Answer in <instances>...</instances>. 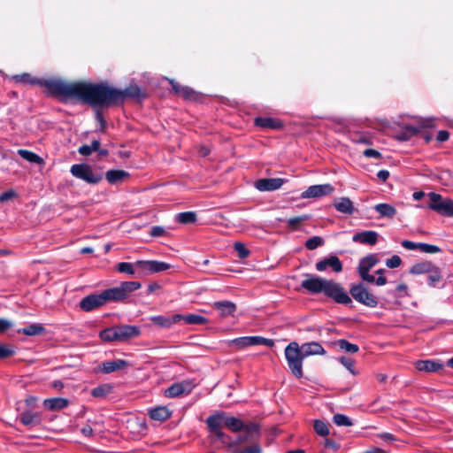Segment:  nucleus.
Listing matches in <instances>:
<instances>
[{
    "label": "nucleus",
    "instance_id": "f257e3e1",
    "mask_svg": "<svg viewBox=\"0 0 453 453\" xmlns=\"http://www.w3.org/2000/svg\"><path fill=\"white\" fill-rule=\"evenodd\" d=\"M147 93L136 84L125 89H118L106 82H79L77 101L95 108H104L122 104L127 98L139 101L146 98Z\"/></svg>",
    "mask_w": 453,
    "mask_h": 453
},
{
    "label": "nucleus",
    "instance_id": "f03ea898",
    "mask_svg": "<svg viewBox=\"0 0 453 453\" xmlns=\"http://www.w3.org/2000/svg\"><path fill=\"white\" fill-rule=\"evenodd\" d=\"M18 83L40 85L45 88L50 96L59 97L62 100L74 99L77 101L79 82L69 83L61 80H40L24 73L13 76Z\"/></svg>",
    "mask_w": 453,
    "mask_h": 453
},
{
    "label": "nucleus",
    "instance_id": "7ed1b4c3",
    "mask_svg": "<svg viewBox=\"0 0 453 453\" xmlns=\"http://www.w3.org/2000/svg\"><path fill=\"white\" fill-rule=\"evenodd\" d=\"M285 357L291 373L297 379H301L303 373V362L305 358L300 350V345L296 342H291L284 350Z\"/></svg>",
    "mask_w": 453,
    "mask_h": 453
},
{
    "label": "nucleus",
    "instance_id": "20e7f679",
    "mask_svg": "<svg viewBox=\"0 0 453 453\" xmlns=\"http://www.w3.org/2000/svg\"><path fill=\"white\" fill-rule=\"evenodd\" d=\"M142 287L138 281H123L119 286L115 288H107L103 292L105 303L114 301H123L129 296V295L138 290Z\"/></svg>",
    "mask_w": 453,
    "mask_h": 453
},
{
    "label": "nucleus",
    "instance_id": "39448f33",
    "mask_svg": "<svg viewBox=\"0 0 453 453\" xmlns=\"http://www.w3.org/2000/svg\"><path fill=\"white\" fill-rule=\"evenodd\" d=\"M349 295H350L356 302L369 308H375L379 303L378 297L361 282L350 285Z\"/></svg>",
    "mask_w": 453,
    "mask_h": 453
},
{
    "label": "nucleus",
    "instance_id": "423d86ee",
    "mask_svg": "<svg viewBox=\"0 0 453 453\" xmlns=\"http://www.w3.org/2000/svg\"><path fill=\"white\" fill-rule=\"evenodd\" d=\"M324 295L339 304L352 306V299L342 285L333 280H328Z\"/></svg>",
    "mask_w": 453,
    "mask_h": 453
},
{
    "label": "nucleus",
    "instance_id": "0eeeda50",
    "mask_svg": "<svg viewBox=\"0 0 453 453\" xmlns=\"http://www.w3.org/2000/svg\"><path fill=\"white\" fill-rule=\"evenodd\" d=\"M225 419L226 413L224 411H216L205 420L209 433L223 443L229 439V436L222 431L223 426H225Z\"/></svg>",
    "mask_w": 453,
    "mask_h": 453
},
{
    "label": "nucleus",
    "instance_id": "6e6552de",
    "mask_svg": "<svg viewBox=\"0 0 453 453\" xmlns=\"http://www.w3.org/2000/svg\"><path fill=\"white\" fill-rule=\"evenodd\" d=\"M70 172L73 176L88 184H97L103 179L101 173L95 172L91 165L84 163L73 165Z\"/></svg>",
    "mask_w": 453,
    "mask_h": 453
},
{
    "label": "nucleus",
    "instance_id": "1a4fd4ad",
    "mask_svg": "<svg viewBox=\"0 0 453 453\" xmlns=\"http://www.w3.org/2000/svg\"><path fill=\"white\" fill-rule=\"evenodd\" d=\"M430 203L427 208L436 211L445 217H453V200L449 198L443 199L442 196L435 192L428 193Z\"/></svg>",
    "mask_w": 453,
    "mask_h": 453
},
{
    "label": "nucleus",
    "instance_id": "9d476101",
    "mask_svg": "<svg viewBox=\"0 0 453 453\" xmlns=\"http://www.w3.org/2000/svg\"><path fill=\"white\" fill-rule=\"evenodd\" d=\"M231 342L239 349L256 345H264L269 348H273L274 346V341L273 339L265 338L259 335L238 337L232 340Z\"/></svg>",
    "mask_w": 453,
    "mask_h": 453
},
{
    "label": "nucleus",
    "instance_id": "9b49d317",
    "mask_svg": "<svg viewBox=\"0 0 453 453\" xmlns=\"http://www.w3.org/2000/svg\"><path fill=\"white\" fill-rule=\"evenodd\" d=\"M379 263L377 255L369 254L362 257L358 263L357 272L360 278L364 281L372 283L374 281V276L370 274V270Z\"/></svg>",
    "mask_w": 453,
    "mask_h": 453
},
{
    "label": "nucleus",
    "instance_id": "f8f14e48",
    "mask_svg": "<svg viewBox=\"0 0 453 453\" xmlns=\"http://www.w3.org/2000/svg\"><path fill=\"white\" fill-rule=\"evenodd\" d=\"M196 387V383L192 380H184L180 382L173 383L165 391V395L169 398L178 397L182 395L189 394Z\"/></svg>",
    "mask_w": 453,
    "mask_h": 453
},
{
    "label": "nucleus",
    "instance_id": "ddd939ff",
    "mask_svg": "<svg viewBox=\"0 0 453 453\" xmlns=\"http://www.w3.org/2000/svg\"><path fill=\"white\" fill-rule=\"evenodd\" d=\"M328 280L315 276L307 275V278L301 283V287L311 294H319L325 292Z\"/></svg>",
    "mask_w": 453,
    "mask_h": 453
},
{
    "label": "nucleus",
    "instance_id": "4468645a",
    "mask_svg": "<svg viewBox=\"0 0 453 453\" xmlns=\"http://www.w3.org/2000/svg\"><path fill=\"white\" fill-rule=\"evenodd\" d=\"M105 303L103 292H101L83 297L79 303V307L81 311L88 312L104 306Z\"/></svg>",
    "mask_w": 453,
    "mask_h": 453
},
{
    "label": "nucleus",
    "instance_id": "2eb2a0df",
    "mask_svg": "<svg viewBox=\"0 0 453 453\" xmlns=\"http://www.w3.org/2000/svg\"><path fill=\"white\" fill-rule=\"evenodd\" d=\"M135 265L141 271L149 273L164 272L172 267L170 264L157 260H138L135 262Z\"/></svg>",
    "mask_w": 453,
    "mask_h": 453
},
{
    "label": "nucleus",
    "instance_id": "dca6fc26",
    "mask_svg": "<svg viewBox=\"0 0 453 453\" xmlns=\"http://www.w3.org/2000/svg\"><path fill=\"white\" fill-rule=\"evenodd\" d=\"M334 190V187L329 183L312 185L304 190L300 196L303 199L319 198L331 194Z\"/></svg>",
    "mask_w": 453,
    "mask_h": 453
},
{
    "label": "nucleus",
    "instance_id": "f3484780",
    "mask_svg": "<svg viewBox=\"0 0 453 453\" xmlns=\"http://www.w3.org/2000/svg\"><path fill=\"white\" fill-rule=\"evenodd\" d=\"M315 267L319 272H323L330 267L334 273H340L342 271V263L337 256L331 255L317 262Z\"/></svg>",
    "mask_w": 453,
    "mask_h": 453
},
{
    "label": "nucleus",
    "instance_id": "a211bd4d",
    "mask_svg": "<svg viewBox=\"0 0 453 453\" xmlns=\"http://www.w3.org/2000/svg\"><path fill=\"white\" fill-rule=\"evenodd\" d=\"M118 326L119 342H125L141 334V327L134 325H120Z\"/></svg>",
    "mask_w": 453,
    "mask_h": 453
},
{
    "label": "nucleus",
    "instance_id": "6ab92c4d",
    "mask_svg": "<svg viewBox=\"0 0 453 453\" xmlns=\"http://www.w3.org/2000/svg\"><path fill=\"white\" fill-rule=\"evenodd\" d=\"M284 180L281 178H265L255 182V188L262 192L274 191L281 188Z\"/></svg>",
    "mask_w": 453,
    "mask_h": 453
},
{
    "label": "nucleus",
    "instance_id": "aec40b11",
    "mask_svg": "<svg viewBox=\"0 0 453 453\" xmlns=\"http://www.w3.org/2000/svg\"><path fill=\"white\" fill-rule=\"evenodd\" d=\"M379 234L372 230L357 232L352 236V242L363 245H375L378 242Z\"/></svg>",
    "mask_w": 453,
    "mask_h": 453
},
{
    "label": "nucleus",
    "instance_id": "412c9836",
    "mask_svg": "<svg viewBox=\"0 0 453 453\" xmlns=\"http://www.w3.org/2000/svg\"><path fill=\"white\" fill-rule=\"evenodd\" d=\"M173 91L179 96H181L182 98L186 100H196L198 98L197 93L188 86H182L179 84L174 80H168Z\"/></svg>",
    "mask_w": 453,
    "mask_h": 453
},
{
    "label": "nucleus",
    "instance_id": "4be33fe9",
    "mask_svg": "<svg viewBox=\"0 0 453 453\" xmlns=\"http://www.w3.org/2000/svg\"><path fill=\"white\" fill-rule=\"evenodd\" d=\"M254 125L262 129L279 130L283 127V123L280 119L272 117H257L254 119Z\"/></svg>",
    "mask_w": 453,
    "mask_h": 453
},
{
    "label": "nucleus",
    "instance_id": "5701e85b",
    "mask_svg": "<svg viewBox=\"0 0 453 453\" xmlns=\"http://www.w3.org/2000/svg\"><path fill=\"white\" fill-rule=\"evenodd\" d=\"M150 320L158 327L171 328L174 324L180 321V314H174L171 317L157 315L150 317Z\"/></svg>",
    "mask_w": 453,
    "mask_h": 453
},
{
    "label": "nucleus",
    "instance_id": "b1692460",
    "mask_svg": "<svg viewBox=\"0 0 453 453\" xmlns=\"http://www.w3.org/2000/svg\"><path fill=\"white\" fill-rule=\"evenodd\" d=\"M212 307L219 312L222 318L234 316L236 311L235 303L227 300L214 302Z\"/></svg>",
    "mask_w": 453,
    "mask_h": 453
},
{
    "label": "nucleus",
    "instance_id": "393cba45",
    "mask_svg": "<svg viewBox=\"0 0 453 453\" xmlns=\"http://www.w3.org/2000/svg\"><path fill=\"white\" fill-rule=\"evenodd\" d=\"M20 422L27 426H36L42 421V415L38 411H26L19 415Z\"/></svg>",
    "mask_w": 453,
    "mask_h": 453
},
{
    "label": "nucleus",
    "instance_id": "a878e982",
    "mask_svg": "<svg viewBox=\"0 0 453 453\" xmlns=\"http://www.w3.org/2000/svg\"><path fill=\"white\" fill-rule=\"evenodd\" d=\"M69 405V400L64 397L47 398L43 401L45 409L50 411H58Z\"/></svg>",
    "mask_w": 453,
    "mask_h": 453
},
{
    "label": "nucleus",
    "instance_id": "bb28decb",
    "mask_svg": "<svg viewBox=\"0 0 453 453\" xmlns=\"http://www.w3.org/2000/svg\"><path fill=\"white\" fill-rule=\"evenodd\" d=\"M300 350L304 355L305 357L311 355H323L325 354V349L322 345L318 342H311L303 343L300 346Z\"/></svg>",
    "mask_w": 453,
    "mask_h": 453
},
{
    "label": "nucleus",
    "instance_id": "cd10ccee",
    "mask_svg": "<svg viewBox=\"0 0 453 453\" xmlns=\"http://www.w3.org/2000/svg\"><path fill=\"white\" fill-rule=\"evenodd\" d=\"M128 365L127 361L124 359H116L112 361H106L101 365V372L104 373H111L118 370H122Z\"/></svg>",
    "mask_w": 453,
    "mask_h": 453
},
{
    "label": "nucleus",
    "instance_id": "c85d7f7f",
    "mask_svg": "<svg viewBox=\"0 0 453 453\" xmlns=\"http://www.w3.org/2000/svg\"><path fill=\"white\" fill-rule=\"evenodd\" d=\"M335 210L341 213L351 215L355 211L352 201L349 197H341L334 202Z\"/></svg>",
    "mask_w": 453,
    "mask_h": 453
},
{
    "label": "nucleus",
    "instance_id": "c756f323",
    "mask_svg": "<svg viewBox=\"0 0 453 453\" xmlns=\"http://www.w3.org/2000/svg\"><path fill=\"white\" fill-rule=\"evenodd\" d=\"M172 412L165 406H157L149 411V416L156 421H165L169 418Z\"/></svg>",
    "mask_w": 453,
    "mask_h": 453
},
{
    "label": "nucleus",
    "instance_id": "7c9ffc66",
    "mask_svg": "<svg viewBox=\"0 0 453 453\" xmlns=\"http://www.w3.org/2000/svg\"><path fill=\"white\" fill-rule=\"evenodd\" d=\"M373 209L379 213L380 218L393 219L396 214V209L386 203L375 204Z\"/></svg>",
    "mask_w": 453,
    "mask_h": 453
},
{
    "label": "nucleus",
    "instance_id": "2f4dec72",
    "mask_svg": "<svg viewBox=\"0 0 453 453\" xmlns=\"http://www.w3.org/2000/svg\"><path fill=\"white\" fill-rule=\"evenodd\" d=\"M416 369L420 372H434L441 370L442 365L432 360H419L416 362Z\"/></svg>",
    "mask_w": 453,
    "mask_h": 453
},
{
    "label": "nucleus",
    "instance_id": "473e14b6",
    "mask_svg": "<svg viewBox=\"0 0 453 453\" xmlns=\"http://www.w3.org/2000/svg\"><path fill=\"white\" fill-rule=\"evenodd\" d=\"M45 327L40 323H32L26 327L17 330L18 334H22L27 336H35L44 334Z\"/></svg>",
    "mask_w": 453,
    "mask_h": 453
},
{
    "label": "nucleus",
    "instance_id": "72a5a7b5",
    "mask_svg": "<svg viewBox=\"0 0 453 453\" xmlns=\"http://www.w3.org/2000/svg\"><path fill=\"white\" fill-rule=\"evenodd\" d=\"M435 265L430 261H423L413 265L410 273L414 275H420L430 273Z\"/></svg>",
    "mask_w": 453,
    "mask_h": 453
},
{
    "label": "nucleus",
    "instance_id": "f704fd0d",
    "mask_svg": "<svg viewBox=\"0 0 453 453\" xmlns=\"http://www.w3.org/2000/svg\"><path fill=\"white\" fill-rule=\"evenodd\" d=\"M127 176L129 173L124 170H109L105 173V178L110 184H117Z\"/></svg>",
    "mask_w": 453,
    "mask_h": 453
},
{
    "label": "nucleus",
    "instance_id": "c9c22d12",
    "mask_svg": "<svg viewBox=\"0 0 453 453\" xmlns=\"http://www.w3.org/2000/svg\"><path fill=\"white\" fill-rule=\"evenodd\" d=\"M99 337L103 342H119V334H118V326H111L107 327L99 333Z\"/></svg>",
    "mask_w": 453,
    "mask_h": 453
},
{
    "label": "nucleus",
    "instance_id": "e433bc0d",
    "mask_svg": "<svg viewBox=\"0 0 453 453\" xmlns=\"http://www.w3.org/2000/svg\"><path fill=\"white\" fill-rule=\"evenodd\" d=\"M225 426L229 428L231 431L237 433L242 431L244 428V423L238 418L226 415Z\"/></svg>",
    "mask_w": 453,
    "mask_h": 453
},
{
    "label": "nucleus",
    "instance_id": "4c0bfd02",
    "mask_svg": "<svg viewBox=\"0 0 453 453\" xmlns=\"http://www.w3.org/2000/svg\"><path fill=\"white\" fill-rule=\"evenodd\" d=\"M180 320H183L188 325H204L208 323V319L198 314H180Z\"/></svg>",
    "mask_w": 453,
    "mask_h": 453
},
{
    "label": "nucleus",
    "instance_id": "58836bf2",
    "mask_svg": "<svg viewBox=\"0 0 453 453\" xmlns=\"http://www.w3.org/2000/svg\"><path fill=\"white\" fill-rule=\"evenodd\" d=\"M442 280V274L440 268L437 265H434L433 270L428 273L427 276V283L430 287H436L439 282Z\"/></svg>",
    "mask_w": 453,
    "mask_h": 453
},
{
    "label": "nucleus",
    "instance_id": "ea45409f",
    "mask_svg": "<svg viewBox=\"0 0 453 453\" xmlns=\"http://www.w3.org/2000/svg\"><path fill=\"white\" fill-rule=\"evenodd\" d=\"M335 345L339 347L340 349L351 354L357 353L359 350L358 345L351 343L345 339L336 341Z\"/></svg>",
    "mask_w": 453,
    "mask_h": 453
},
{
    "label": "nucleus",
    "instance_id": "a19ab883",
    "mask_svg": "<svg viewBox=\"0 0 453 453\" xmlns=\"http://www.w3.org/2000/svg\"><path fill=\"white\" fill-rule=\"evenodd\" d=\"M18 154L25 160L30 163L41 164L42 158L33 151L27 150H19Z\"/></svg>",
    "mask_w": 453,
    "mask_h": 453
},
{
    "label": "nucleus",
    "instance_id": "79ce46f5",
    "mask_svg": "<svg viewBox=\"0 0 453 453\" xmlns=\"http://www.w3.org/2000/svg\"><path fill=\"white\" fill-rule=\"evenodd\" d=\"M176 220L181 224H191L196 221V214L194 211H185L176 214Z\"/></svg>",
    "mask_w": 453,
    "mask_h": 453
},
{
    "label": "nucleus",
    "instance_id": "37998d69",
    "mask_svg": "<svg viewBox=\"0 0 453 453\" xmlns=\"http://www.w3.org/2000/svg\"><path fill=\"white\" fill-rule=\"evenodd\" d=\"M433 127V119H424L419 126L406 125L405 130L410 133L411 135L418 134L421 128Z\"/></svg>",
    "mask_w": 453,
    "mask_h": 453
},
{
    "label": "nucleus",
    "instance_id": "c03bdc74",
    "mask_svg": "<svg viewBox=\"0 0 453 453\" xmlns=\"http://www.w3.org/2000/svg\"><path fill=\"white\" fill-rule=\"evenodd\" d=\"M314 430L315 432L321 436H326L329 434V428L326 422L320 419H316L314 421Z\"/></svg>",
    "mask_w": 453,
    "mask_h": 453
},
{
    "label": "nucleus",
    "instance_id": "a18cd8bd",
    "mask_svg": "<svg viewBox=\"0 0 453 453\" xmlns=\"http://www.w3.org/2000/svg\"><path fill=\"white\" fill-rule=\"evenodd\" d=\"M134 267H136L135 263H127V262H121L117 265V270L118 272L121 273H127L129 275H133L135 273Z\"/></svg>",
    "mask_w": 453,
    "mask_h": 453
},
{
    "label": "nucleus",
    "instance_id": "49530a36",
    "mask_svg": "<svg viewBox=\"0 0 453 453\" xmlns=\"http://www.w3.org/2000/svg\"><path fill=\"white\" fill-rule=\"evenodd\" d=\"M333 421L339 426H351L353 425L352 421L348 416L341 413L335 414L333 417Z\"/></svg>",
    "mask_w": 453,
    "mask_h": 453
},
{
    "label": "nucleus",
    "instance_id": "de8ad7c7",
    "mask_svg": "<svg viewBox=\"0 0 453 453\" xmlns=\"http://www.w3.org/2000/svg\"><path fill=\"white\" fill-rule=\"evenodd\" d=\"M323 244H324V240L320 236H313L311 238H309L305 242V247H306V249H308L310 250H313L322 246Z\"/></svg>",
    "mask_w": 453,
    "mask_h": 453
},
{
    "label": "nucleus",
    "instance_id": "09e8293b",
    "mask_svg": "<svg viewBox=\"0 0 453 453\" xmlns=\"http://www.w3.org/2000/svg\"><path fill=\"white\" fill-rule=\"evenodd\" d=\"M242 431L250 434L254 439H257L259 436V426L256 423H250L248 425L244 424Z\"/></svg>",
    "mask_w": 453,
    "mask_h": 453
},
{
    "label": "nucleus",
    "instance_id": "8fccbe9b",
    "mask_svg": "<svg viewBox=\"0 0 453 453\" xmlns=\"http://www.w3.org/2000/svg\"><path fill=\"white\" fill-rule=\"evenodd\" d=\"M419 250L422 252L428 253V254H434V253H438L441 251L440 247L434 245V244L424 243V242H419Z\"/></svg>",
    "mask_w": 453,
    "mask_h": 453
},
{
    "label": "nucleus",
    "instance_id": "3c124183",
    "mask_svg": "<svg viewBox=\"0 0 453 453\" xmlns=\"http://www.w3.org/2000/svg\"><path fill=\"white\" fill-rule=\"evenodd\" d=\"M234 247L240 258L243 259L249 257L250 252L242 242H235Z\"/></svg>",
    "mask_w": 453,
    "mask_h": 453
},
{
    "label": "nucleus",
    "instance_id": "603ef678",
    "mask_svg": "<svg viewBox=\"0 0 453 453\" xmlns=\"http://www.w3.org/2000/svg\"><path fill=\"white\" fill-rule=\"evenodd\" d=\"M309 215H302L298 217L290 218L288 219V226L293 229H296L300 223L309 219Z\"/></svg>",
    "mask_w": 453,
    "mask_h": 453
},
{
    "label": "nucleus",
    "instance_id": "864d4df0",
    "mask_svg": "<svg viewBox=\"0 0 453 453\" xmlns=\"http://www.w3.org/2000/svg\"><path fill=\"white\" fill-rule=\"evenodd\" d=\"M253 440H255L253 437L243 432V434L239 435L235 441H229L228 445L229 447H235L242 442L251 441Z\"/></svg>",
    "mask_w": 453,
    "mask_h": 453
},
{
    "label": "nucleus",
    "instance_id": "5fc2aeb1",
    "mask_svg": "<svg viewBox=\"0 0 453 453\" xmlns=\"http://www.w3.org/2000/svg\"><path fill=\"white\" fill-rule=\"evenodd\" d=\"M15 353L14 349L5 343L0 344V359L6 358Z\"/></svg>",
    "mask_w": 453,
    "mask_h": 453
},
{
    "label": "nucleus",
    "instance_id": "6e6d98bb",
    "mask_svg": "<svg viewBox=\"0 0 453 453\" xmlns=\"http://www.w3.org/2000/svg\"><path fill=\"white\" fill-rule=\"evenodd\" d=\"M340 363L346 367L352 374H355V371L353 370L354 361L352 358L348 357H341L339 358Z\"/></svg>",
    "mask_w": 453,
    "mask_h": 453
},
{
    "label": "nucleus",
    "instance_id": "4d7b16f0",
    "mask_svg": "<svg viewBox=\"0 0 453 453\" xmlns=\"http://www.w3.org/2000/svg\"><path fill=\"white\" fill-rule=\"evenodd\" d=\"M401 263H402V259L397 255H394L390 258L386 260V265L388 268H396V267L400 266Z\"/></svg>",
    "mask_w": 453,
    "mask_h": 453
},
{
    "label": "nucleus",
    "instance_id": "13d9d810",
    "mask_svg": "<svg viewBox=\"0 0 453 453\" xmlns=\"http://www.w3.org/2000/svg\"><path fill=\"white\" fill-rule=\"evenodd\" d=\"M262 449L258 444H253L250 447H246L236 453H261Z\"/></svg>",
    "mask_w": 453,
    "mask_h": 453
},
{
    "label": "nucleus",
    "instance_id": "bf43d9fd",
    "mask_svg": "<svg viewBox=\"0 0 453 453\" xmlns=\"http://www.w3.org/2000/svg\"><path fill=\"white\" fill-rule=\"evenodd\" d=\"M108 390L104 386H99L92 389V395L95 397H104L107 395Z\"/></svg>",
    "mask_w": 453,
    "mask_h": 453
},
{
    "label": "nucleus",
    "instance_id": "052dcab7",
    "mask_svg": "<svg viewBox=\"0 0 453 453\" xmlns=\"http://www.w3.org/2000/svg\"><path fill=\"white\" fill-rule=\"evenodd\" d=\"M401 245L409 250H414L419 249V242H414L409 240H403L401 242Z\"/></svg>",
    "mask_w": 453,
    "mask_h": 453
},
{
    "label": "nucleus",
    "instance_id": "680f3d73",
    "mask_svg": "<svg viewBox=\"0 0 453 453\" xmlns=\"http://www.w3.org/2000/svg\"><path fill=\"white\" fill-rule=\"evenodd\" d=\"M165 233V230L163 226H154L150 229V235L153 237H160L163 236Z\"/></svg>",
    "mask_w": 453,
    "mask_h": 453
},
{
    "label": "nucleus",
    "instance_id": "e2e57ef3",
    "mask_svg": "<svg viewBox=\"0 0 453 453\" xmlns=\"http://www.w3.org/2000/svg\"><path fill=\"white\" fill-rule=\"evenodd\" d=\"M12 326V321L1 318L0 319V334L5 333L8 329H10Z\"/></svg>",
    "mask_w": 453,
    "mask_h": 453
},
{
    "label": "nucleus",
    "instance_id": "0e129e2a",
    "mask_svg": "<svg viewBox=\"0 0 453 453\" xmlns=\"http://www.w3.org/2000/svg\"><path fill=\"white\" fill-rule=\"evenodd\" d=\"M364 156L366 157H373V158H380L381 153L373 149H366L363 152Z\"/></svg>",
    "mask_w": 453,
    "mask_h": 453
},
{
    "label": "nucleus",
    "instance_id": "69168bd1",
    "mask_svg": "<svg viewBox=\"0 0 453 453\" xmlns=\"http://www.w3.org/2000/svg\"><path fill=\"white\" fill-rule=\"evenodd\" d=\"M16 196V192L13 190H8L0 194V202H6Z\"/></svg>",
    "mask_w": 453,
    "mask_h": 453
},
{
    "label": "nucleus",
    "instance_id": "338daca9",
    "mask_svg": "<svg viewBox=\"0 0 453 453\" xmlns=\"http://www.w3.org/2000/svg\"><path fill=\"white\" fill-rule=\"evenodd\" d=\"M79 153L82 156H89L93 153V150L92 149L90 148L89 145L88 144H83L81 145L79 150H78Z\"/></svg>",
    "mask_w": 453,
    "mask_h": 453
},
{
    "label": "nucleus",
    "instance_id": "774afa93",
    "mask_svg": "<svg viewBox=\"0 0 453 453\" xmlns=\"http://www.w3.org/2000/svg\"><path fill=\"white\" fill-rule=\"evenodd\" d=\"M354 141L357 143H364V144H372V140L370 137L365 134H360L357 138L354 139Z\"/></svg>",
    "mask_w": 453,
    "mask_h": 453
}]
</instances>
